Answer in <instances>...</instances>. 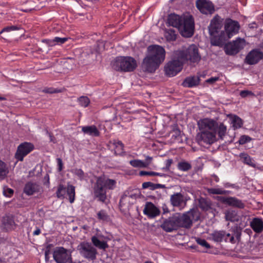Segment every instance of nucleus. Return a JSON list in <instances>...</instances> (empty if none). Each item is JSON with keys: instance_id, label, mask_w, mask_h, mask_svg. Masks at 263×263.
<instances>
[{"instance_id": "nucleus-28", "label": "nucleus", "mask_w": 263, "mask_h": 263, "mask_svg": "<svg viewBox=\"0 0 263 263\" xmlns=\"http://www.w3.org/2000/svg\"><path fill=\"white\" fill-rule=\"evenodd\" d=\"M82 131L88 135L98 137L100 136V132L97 127L95 125L82 126Z\"/></svg>"}, {"instance_id": "nucleus-51", "label": "nucleus", "mask_w": 263, "mask_h": 263, "mask_svg": "<svg viewBox=\"0 0 263 263\" xmlns=\"http://www.w3.org/2000/svg\"><path fill=\"white\" fill-rule=\"evenodd\" d=\"M251 140V138L248 136H242L240 138L239 140V143L241 145H243L248 142H250Z\"/></svg>"}, {"instance_id": "nucleus-61", "label": "nucleus", "mask_w": 263, "mask_h": 263, "mask_svg": "<svg viewBox=\"0 0 263 263\" xmlns=\"http://www.w3.org/2000/svg\"><path fill=\"white\" fill-rule=\"evenodd\" d=\"M41 233V230L40 229L37 228L33 233V235H38Z\"/></svg>"}, {"instance_id": "nucleus-10", "label": "nucleus", "mask_w": 263, "mask_h": 263, "mask_svg": "<svg viewBox=\"0 0 263 263\" xmlns=\"http://www.w3.org/2000/svg\"><path fill=\"white\" fill-rule=\"evenodd\" d=\"M200 214L197 209H192L189 211L181 214V218L183 224V228H190L193 221H197L199 220Z\"/></svg>"}, {"instance_id": "nucleus-42", "label": "nucleus", "mask_w": 263, "mask_h": 263, "mask_svg": "<svg viewBox=\"0 0 263 263\" xmlns=\"http://www.w3.org/2000/svg\"><path fill=\"white\" fill-rule=\"evenodd\" d=\"M71 172L77 176L80 180H83L85 178V173L80 168H75L72 169Z\"/></svg>"}, {"instance_id": "nucleus-57", "label": "nucleus", "mask_w": 263, "mask_h": 263, "mask_svg": "<svg viewBox=\"0 0 263 263\" xmlns=\"http://www.w3.org/2000/svg\"><path fill=\"white\" fill-rule=\"evenodd\" d=\"M233 235H234V237H236V239L239 241L240 239L241 230L236 228Z\"/></svg>"}, {"instance_id": "nucleus-7", "label": "nucleus", "mask_w": 263, "mask_h": 263, "mask_svg": "<svg viewBox=\"0 0 263 263\" xmlns=\"http://www.w3.org/2000/svg\"><path fill=\"white\" fill-rule=\"evenodd\" d=\"M183 65V62L180 59V58L176 57V51H174L172 60L168 61L164 67L165 75L169 77L176 76L181 71Z\"/></svg>"}, {"instance_id": "nucleus-33", "label": "nucleus", "mask_w": 263, "mask_h": 263, "mask_svg": "<svg viewBox=\"0 0 263 263\" xmlns=\"http://www.w3.org/2000/svg\"><path fill=\"white\" fill-rule=\"evenodd\" d=\"M226 219L227 220L231 221H238L239 219V216L235 210H229L226 212Z\"/></svg>"}, {"instance_id": "nucleus-6", "label": "nucleus", "mask_w": 263, "mask_h": 263, "mask_svg": "<svg viewBox=\"0 0 263 263\" xmlns=\"http://www.w3.org/2000/svg\"><path fill=\"white\" fill-rule=\"evenodd\" d=\"M181 214L175 213L172 216L164 219L160 227L166 232H171L177 230L179 228H183Z\"/></svg>"}, {"instance_id": "nucleus-23", "label": "nucleus", "mask_w": 263, "mask_h": 263, "mask_svg": "<svg viewBox=\"0 0 263 263\" xmlns=\"http://www.w3.org/2000/svg\"><path fill=\"white\" fill-rule=\"evenodd\" d=\"M170 202L174 207H179L184 202V196L181 193H176L171 196Z\"/></svg>"}, {"instance_id": "nucleus-3", "label": "nucleus", "mask_w": 263, "mask_h": 263, "mask_svg": "<svg viewBox=\"0 0 263 263\" xmlns=\"http://www.w3.org/2000/svg\"><path fill=\"white\" fill-rule=\"evenodd\" d=\"M167 23L178 29L180 34L184 37H190L194 31V20L192 15L180 16L175 13L168 15Z\"/></svg>"}, {"instance_id": "nucleus-16", "label": "nucleus", "mask_w": 263, "mask_h": 263, "mask_svg": "<svg viewBox=\"0 0 263 263\" xmlns=\"http://www.w3.org/2000/svg\"><path fill=\"white\" fill-rule=\"evenodd\" d=\"M216 199L223 204L239 209H243L245 206L241 200L234 197L217 196Z\"/></svg>"}, {"instance_id": "nucleus-58", "label": "nucleus", "mask_w": 263, "mask_h": 263, "mask_svg": "<svg viewBox=\"0 0 263 263\" xmlns=\"http://www.w3.org/2000/svg\"><path fill=\"white\" fill-rule=\"evenodd\" d=\"M219 77H212L206 80V82L209 83L213 84L219 80Z\"/></svg>"}, {"instance_id": "nucleus-47", "label": "nucleus", "mask_w": 263, "mask_h": 263, "mask_svg": "<svg viewBox=\"0 0 263 263\" xmlns=\"http://www.w3.org/2000/svg\"><path fill=\"white\" fill-rule=\"evenodd\" d=\"M225 242H229L232 243H235L236 240L234 238L233 234L228 233L224 231V238H223Z\"/></svg>"}, {"instance_id": "nucleus-59", "label": "nucleus", "mask_w": 263, "mask_h": 263, "mask_svg": "<svg viewBox=\"0 0 263 263\" xmlns=\"http://www.w3.org/2000/svg\"><path fill=\"white\" fill-rule=\"evenodd\" d=\"M44 91L45 92L50 93H55L58 92V91L52 88L45 89Z\"/></svg>"}, {"instance_id": "nucleus-56", "label": "nucleus", "mask_w": 263, "mask_h": 263, "mask_svg": "<svg viewBox=\"0 0 263 263\" xmlns=\"http://www.w3.org/2000/svg\"><path fill=\"white\" fill-rule=\"evenodd\" d=\"M58 166V171L61 172L62 171L63 168V164L62 162V160L61 158H57V159Z\"/></svg>"}, {"instance_id": "nucleus-53", "label": "nucleus", "mask_w": 263, "mask_h": 263, "mask_svg": "<svg viewBox=\"0 0 263 263\" xmlns=\"http://www.w3.org/2000/svg\"><path fill=\"white\" fill-rule=\"evenodd\" d=\"M143 189L149 188L151 190H155V183L151 182H145L142 183Z\"/></svg>"}, {"instance_id": "nucleus-14", "label": "nucleus", "mask_w": 263, "mask_h": 263, "mask_svg": "<svg viewBox=\"0 0 263 263\" xmlns=\"http://www.w3.org/2000/svg\"><path fill=\"white\" fill-rule=\"evenodd\" d=\"M34 145L30 142H24L20 144L15 154V158L18 161H23L24 158L34 149Z\"/></svg>"}, {"instance_id": "nucleus-36", "label": "nucleus", "mask_w": 263, "mask_h": 263, "mask_svg": "<svg viewBox=\"0 0 263 263\" xmlns=\"http://www.w3.org/2000/svg\"><path fill=\"white\" fill-rule=\"evenodd\" d=\"M2 222L5 228L7 230L11 229L14 224L13 218L8 216L3 217Z\"/></svg>"}, {"instance_id": "nucleus-46", "label": "nucleus", "mask_w": 263, "mask_h": 263, "mask_svg": "<svg viewBox=\"0 0 263 263\" xmlns=\"http://www.w3.org/2000/svg\"><path fill=\"white\" fill-rule=\"evenodd\" d=\"M78 102L80 105L86 107L88 106L90 103V100L87 97L82 96L78 99Z\"/></svg>"}, {"instance_id": "nucleus-55", "label": "nucleus", "mask_w": 263, "mask_h": 263, "mask_svg": "<svg viewBox=\"0 0 263 263\" xmlns=\"http://www.w3.org/2000/svg\"><path fill=\"white\" fill-rule=\"evenodd\" d=\"M173 161L172 159H167L166 161V163H165L166 166L163 169L165 170L166 171H169L170 169V166L172 165V164L173 163Z\"/></svg>"}, {"instance_id": "nucleus-35", "label": "nucleus", "mask_w": 263, "mask_h": 263, "mask_svg": "<svg viewBox=\"0 0 263 263\" xmlns=\"http://www.w3.org/2000/svg\"><path fill=\"white\" fill-rule=\"evenodd\" d=\"M66 192L69 197V202L72 203L75 200V187L71 184L67 185V187L66 188Z\"/></svg>"}, {"instance_id": "nucleus-60", "label": "nucleus", "mask_w": 263, "mask_h": 263, "mask_svg": "<svg viewBox=\"0 0 263 263\" xmlns=\"http://www.w3.org/2000/svg\"><path fill=\"white\" fill-rule=\"evenodd\" d=\"M165 185L164 184H161L159 183H155V190L157 189H164L165 188Z\"/></svg>"}, {"instance_id": "nucleus-2", "label": "nucleus", "mask_w": 263, "mask_h": 263, "mask_svg": "<svg viewBox=\"0 0 263 263\" xmlns=\"http://www.w3.org/2000/svg\"><path fill=\"white\" fill-rule=\"evenodd\" d=\"M197 124L200 132L197 134L196 140L199 145H211L216 141V132L213 131L216 125L215 121L204 118L199 120Z\"/></svg>"}, {"instance_id": "nucleus-9", "label": "nucleus", "mask_w": 263, "mask_h": 263, "mask_svg": "<svg viewBox=\"0 0 263 263\" xmlns=\"http://www.w3.org/2000/svg\"><path fill=\"white\" fill-rule=\"evenodd\" d=\"M77 249L80 254L84 258L90 260H94L96 259L98 252L91 243L87 242H82L78 245Z\"/></svg>"}, {"instance_id": "nucleus-48", "label": "nucleus", "mask_w": 263, "mask_h": 263, "mask_svg": "<svg viewBox=\"0 0 263 263\" xmlns=\"http://www.w3.org/2000/svg\"><path fill=\"white\" fill-rule=\"evenodd\" d=\"M67 40L68 38L67 37H55L52 41H50V42L51 43H56L58 44H62L65 43Z\"/></svg>"}, {"instance_id": "nucleus-8", "label": "nucleus", "mask_w": 263, "mask_h": 263, "mask_svg": "<svg viewBox=\"0 0 263 263\" xmlns=\"http://www.w3.org/2000/svg\"><path fill=\"white\" fill-rule=\"evenodd\" d=\"M111 66L117 71H130L132 69V57H117L111 62Z\"/></svg>"}, {"instance_id": "nucleus-64", "label": "nucleus", "mask_w": 263, "mask_h": 263, "mask_svg": "<svg viewBox=\"0 0 263 263\" xmlns=\"http://www.w3.org/2000/svg\"><path fill=\"white\" fill-rule=\"evenodd\" d=\"M0 263H6V259L4 258L0 257Z\"/></svg>"}, {"instance_id": "nucleus-12", "label": "nucleus", "mask_w": 263, "mask_h": 263, "mask_svg": "<svg viewBox=\"0 0 263 263\" xmlns=\"http://www.w3.org/2000/svg\"><path fill=\"white\" fill-rule=\"evenodd\" d=\"M53 257L57 263H72L70 253L64 247H57L53 253Z\"/></svg>"}, {"instance_id": "nucleus-54", "label": "nucleus", "mask_w": 263, "mask_h": 263, "mask_svg": "<svg viewBox=\"0 0 263 263\" xmlns=\"http://www.w3.org/2000/svg\"><path fill=\"white\" fill-rule=\"evenodd\" d=\"M240 96L242 98H245L248 96H254V93L251 91L245 90L240 92Z\"/></svg>"}, {"instance_id": "nucleus-27", "label": "nucleus", "mask_w": 263, "mask_h": 263, "mask_svg": "<svg viewBox=\"0 0 263 263\" xmlns=\"http://www.w3.org/2000/svg\"><path fill=\"white\" fill-rule=\"evenodd\" d=\"M200 78L198 77H189L185 79L182 85L184 87H193L197 86L200 82Z\"/></svg>"}, {"instance_id": "nucleus-37", "label": "nucleus", "mask_w": 263, "mask_h": 263, "mask_svg": "<svg viewBox=\"0 0 263 263\" xmlns=\"http://www.w3.org/2000/svg\"><path fill=\"white\" fill-rule=\"evenodd\" d=\"M206 191L209 194L227 195L230 193L229 191H226L220 188H208Z\"/></svg>"}, {"instance_id": "nucleus-39", "label": "nucleus", "mask_w": 263, "mask_h": 263, "mask_svg": "<svg viewBox=\"0 0 263 263\" xmlns=\"http://www.w3.org/2000/svg\"><path fill=\"white\" fill-rule=\"evenodd\" d=\"M231 123L235 129L240 128L243 124L242 120L237 116H234L233 117Z\"/></svg>"}, {"instance_id": "nucleus-34", "label": "nucleus", "mask_w": 263, "mask_h": 263, "mask_svg": "<svg viewBox=\"0 0 263 263\" xmlns=\"http://www.w3.org/2000/svg\"><path fill=\"white\" fill-rule=\"evenodd\" d=\"M9 172L8 165L0 159V178H5Z\"/></svg>"}, {"instance_id": "nucleus-17", "label": "nucleus", "mask_w": 263, "mask_h": 263, "mask_svg": "<svg viewBox=\"0 0 263 263\" xmlns=\"http://www.w3.org/2000/svg\"><path fill=\"white\" fill-rule=\"evenodd\" d=\"M160 64L151 59L147 55L143 59L141 64V68L144 72L154 73L158 68Z\"/></svg>"}, {"instance_id": "nucleus-41", "label": "nucleus", "mask_w": 263, "mask_h": 263, "mask_svg": "<svg viewBox=\"0 0 263 263\" xmlns=\"http://www.w3.org/2000/svg\"><path fill=\"white\" fill-rule=\"evenodd\" d=\"M170 133L172 134V137L174 140H176L181 136V131L177 125L172 126V129Z\"/></svg>"}, {"instance_id": "nucleus-49", "label": "nucleus", "mask_w": 263, "mask_h": 263, "mask_svg": "<svg viewBox=\"0 0 263 263\" xmlns=\"http://www.w3.org/2000/svg\"><path fill=\"white\" fill-rule=\"evenodd\" d=\"M196 242L198 244L201 245L202 247H204L206 248V249H210L211 248V246L209 243L207 242V241L204 239L201 238H197L196 239Z\"/></svg>"}, {"instance_id": "nucleus-32", "label": "nucleus", "mask_w": 263, "mask_h": 263, "mask_svg": "<svg viewBox=\"0 0 263 263\" xmlns=\"http://www.w3.org/2000/svg\"><path fill=\"white\" fill-rule=\"evenodd\" d=\"M152 160V157L147 156L146 158L145 162L139 160H133V166L139 167H146L149 165Z\"/></svg>"}, {"instance_id": "nucleus-5", "label": "nucleus", "mask_w": 263, "mask_h": 263, "mask_svg": "<svg viewBox=\"0 0 263 263\" xmlns=\"http://www.w3.org/2000/svg\"><path fill=\"white\" fill-rule=\"evenodd\" d=\"M177 58L184 63L189 61L191 63H198L201 60L198 47L194 44H192L185 50H179L175 51Z\"/></svg>"}, {"instance_id": "nucleus-18", "label": "nucleus", "mask_w": 263, "mask_h": 263, "mask_svg": "<svg viewBox=\"0 0 263 263\" xmlns=\"http://www.w3.org/2000/svg\"><path fill=\"white\" fill-rule=\"evenodd\" d=\"M262 59H263V53L258 49H254L247 54L245 61L246 63L249 65H254Z\"/></svg>"}, {"instance_id": "nucleus-43", "label": "nucleus", "mask_w": 263, "mask_h": 263, "mask_svg": "<svg viewBox=\"0 0 263 263\" xmlns=\"http://www.w3.org/2000/svg\"><path fill=\"white\" fill-rule=\"evenodd\" d=\"M66 193V187L63 184L58 186L56 194L58 198H63Z\"/></svg>"}, {"instance_id": "nucleus-50", "label": "nucleus", "mask_w": 263, "mask_h": 263, "mask_svg": "<svg viewBox=\"0 0 263 263\" xmlns=\"http://www.w3.org/2000/svg\"><path fill=\"white\" fill-rule=\"evenodd\" d=\"M20 29V27L17 26L12 25V26H10L5 27L3 29V31L8 32L12 31L18 30Z\"/></svg>"}, {"instance_id": "nucleus-31", "label": "nucleus", "mask_w": 263, "mask_h": 263, "mask_svg": "<svg viewBox=\"0 0 263 263\" xmlns=\"http://www.w3.org/2000/svg\"><path fill=\"white\" fill-rule=\"evenodd\" d=\"M97 219L103 222L108 223L111 221V218L104 210L99 211L97 214Z\"/></svg>"}, {"instance_id": "nucleus-63", "label": "nucleus", "mask_w": 263, "mask_h": 263, "mask_svg": "<svg viewBox=\"0 0 263 263\" xmlns=\"http://www.w3.org/2000/svg\"><path fill=\"white\" fill-rule=\"evenodd\" d=\"M163 213H167L169 212V210L166 206L163 207Z\"/></svg>"}, {"instance_id": "nucleus-13", "label": "nucleus", "mask_w": 263, "mask_h": 263, "mask_svg": "<svg viewBox=\"0 0 263 263\" xmlns=\"http://www.w3.org/2000/svg\"><path fill=\"white\" fill-rule=\"evenodd\" d=\"M224 50L227 55H233L239 52L245 45V40L238 38L232 42L224 44Z\"/></svg>"}, {"instance_id": "nucleus-29", "label": "nucleus", "mask_w": 263, "mask_h": 263, "mask_svg": "<svg viewBox=\"0 0 263 263\" xmlns=\"http://www.w3.org/2000/svg\"><path fill=\"white\" fill-rule=\"evenodd\" d=\"M215 123L216 125L213 131H215L216 133H217L219 139L223 140L227 133V126L223 123H220L219 124L216 121Z\"/></svg>"}, {"instance_id": "nucleus-1", "label": "nucleus", "mask_w": 263, "mask_h": 263, "mask_svg": "<svg viewBox=\"0 0 263 263\" xmlns=\"http://www.w3.org/2000/svg\"><path fill=\"white\" fill-rule=\"evenodd\" d=\"M222 19L218 15L211 20L209 26L211 43L212 45L222 47L226 41L238 32L240 25L237 21L227 18L224 22V31L221 30Z\"/></svg>"}, {"instance_id": "nucleus-20", "label": "nucleus", "mask_w": 263, "mask_h": 263, "mask_svg": "<svg viewBox=\"0 0 263 263\" xmlns=\"http://www.w3.org/2000/svg\"><path fill=\"white\" fill-rule=\"evenodd\" d=\"M143 213L148 217L154 218L160 214V211L152 202L146 203Z\"/></svg>"}, {"instance_id": "nucleus-21", "label": "nucleus", "mask_w": 263, "mask_h": 263, "mask_svg": "<svg viewBox=\"0 0 263 263\" xmlns=\"http://www.w3.org/2000/svg\"><path fill=\"white\" fill-rule=\"evenodd\" d=\"M39 185L36 182L29 181L25 184L23 192L27 195L30 196L39 192Z\"/></svg>"}, {"instance_id": "nucleus-45", "label": "nucleus", "mask_w": 263, "mask_h": 263, "mask_svg": "<svg viewBox=\"0 0 263 263\" xmlns=\"http://www.w3.org/2000/svg\"><path fill=\"white\" fill-rule=\"evenodd\" d=\"M139 175L140 176H159L162 177V176H164V174L159 173L155 172H152V171L147 172V171H141L139 172Z\"/></svg>"}, {"instance_id": "nucleus-4", "label": "nucleus", "mask_w": 263, "mask_h": 263, "mask_svg": "<svg viewBox=\"0 0 263 263\" xmlns=\"http://www.w3.org/2000/svg\"><path fill=\"white\" fill-rule=\"evenodd\" d=\"M116 184V181L115 180L106 178L104 176L97 177L93 186L95 198L101 202H105L106 199V190H112Z\"/></svg>"}, {"instance_id": "nucleus-24", "label": "nucleus", "mask_w": 263, "mask_h": 263, "mask_svg": "<svg viewBox=\"0 0 263 263\" xmlns=\"http://www.w3.org/2000/svg\"><path fill=\"white\" fill-rule=\"evenodd\" d=\"M250 227L255 233H260L263 231V220L259 218H254L250 222Z\"/></svg>"}, {"instance_id": "nucleus-22", "label": "nucleus", "mask_w": 263, "mask_h": 263, "mask_svg": "<svg viewBox=\"0 0 263 263\" xmlns=\"http://www.w3.org/2000/svg\"><path fill=\"white\" fill-rule=\"evenodd\" d=\"M198 207L203 212H207L212 209V202L207 198L200 197L197 199Z\"/></svg>"}, {"instance_id": "nucleus-40", "label": "nucleus", "mask_w": 263, "mask_h": 263, "mask_svg": "<svg viewBox=\"0 0 263 263\" xmlns=\"http://www.w3.org/2000/svg\"><path fill=\"white\" fill-rule=\"evenodd\" d=\"M177 167L179 170L186 172L192 168V165L187 162L181 161L178 163Z\"/></svg>"}, {"instance_id": "nucleus-19", "label": "nucleus", "mask_w": 263, "mask_h": 263, "mask_svg": "<svg viewBox=\"0 0 263 263\" xmlns=\"http://www.w3.org/2000/svg\"><path fill=\"white\" fill-rule=\"evenodd\" d=\"M196 6L203 14H211L214 11L213 5L207 2L206 0H198L196 2Z\"/></svg>"}, {"instance_id": "nucleus-38", "label": "nucleus", "mask_w": 263, "mask_h": 263, "mask_svg": "<svg viewBox=\"0 0 263 263\" xmlns=\"http://www.w3.org/2000/svg\"><path fill=\"white\" fill-rule=\"evenodd\" d=\"M165 37L168 41H174L176 39L177 34L174 29H168L165 32Z\"/></svg>"}, {"instance_id": "nucleus-30", "label": "nucleus", "mask_w": 263, "mask_h": 263, "mask_svg": "<svg viewBox=\"0 0 263 263\" xmlns=\"http://www.w3.org/2000/svg\"><path fill=\"white\" fill-rule=\"evenodd\" d=\"M210 236V238L214 241L221 242L224 240V231H215Z\"/></svg>"}, {"instance_id": "nucleus-62", "label": "nucleus", "mask_w": 263, "mask_h": 263, "mask_svg": "<svg viewBox=\"0 0 263 263\" xmlns=\"http://www.w3.org/2000/svg\"><path fill=\"white\" fill-rule=\"evenodd\" d=\"M137 66L136 61L133 58V70L135 69Z\"/></svg>"}, {"instance_id": "nucleus-26", "label": "nucleus", "mask_w": 263, "mask_h": 263, "mask_svg": "<svg viewBox=\"0 0 263 263\" xmlns=\"http://www.w3.org/2000/svg\"><path fill=\"white\" fill-rule=\"evenodd\" d=\"M91 240L93 245L99 249L105 251L109 247L106 241L100 240L99 237L96 236H92Z\"/></svg>"}, {"instance_id": "nucleus-44", "label": "nucleus", "mask_w": 263, "mask_h": 263, "mask_svg": "<svg viewBox=\"0 0 263 263\" xmlns=\"http://www.w3.org/2000/svg\"><path fill=\"white\" fill-rule=\"evenodd\" d=\"M240 156L241 158L243 159L244 163L250 166H253L254 165V164L252 162L251 157L248 154L246 153H241Z\"/></svg>"}, {"instance_id": "nucleus-11", "label": "nucleus", "mask_w": 263, "mask_h": 263, "mask_svg": "<svg viewBox=\"0 0 263 263\" xmlns=\"http://www.w3.org/2000/svg\"><path fill=\"white\" fill-rule=\"evenodd\" d=\"M147 51V55L159 64H161L164 61L165 51L162 46L157 45L149 46Z\"/></svg>"}, {"instance_id": "nucleus-52", "label": "nucleus", "mask_w": 263, "mask_h": 263, "mask_svg": "<svg viewBox=\"0 0 263 263\" xmlns=\"http://www.w3.org/2000/svg\"><path fill=\"white\" fill-rule=\"evenodd\" d=\"M14 193L13 189L7 187L3 191V194L5 196L7 197H11L12 196Z\"/></svg>"}, {"instance_id": "nucleus-15", "label": "nucleus", "mask_w": 263, "mask_h": 263, "mask_svg": "<svg viewBox=\"0 0 263 263\" xmlns=\"http://www.w3.org/2000/svg\"><path fill=\"white\" fill-rule=\"evenodd\" d=\"M132 194L130 191L124 192L120 200V209L121 212L125 215L130 214L131 209L130 199Z\"/></svg>"}, {"instance_id": "nucleus-25", "label": "nucleus", "mask_w": 263, "mask_h": 263, "mask_svg": "<svg viewBox=\"0 0 263 263\" xmlns=\"http://www.w3.org/2000/svg\"><path fill=\"white\" fill-rule=\"evenodd\" d=\"M109 146L116 155H121L124 153L123 145L120 141H114L113 142H110Z\"/></svg>"}]
</instances>
